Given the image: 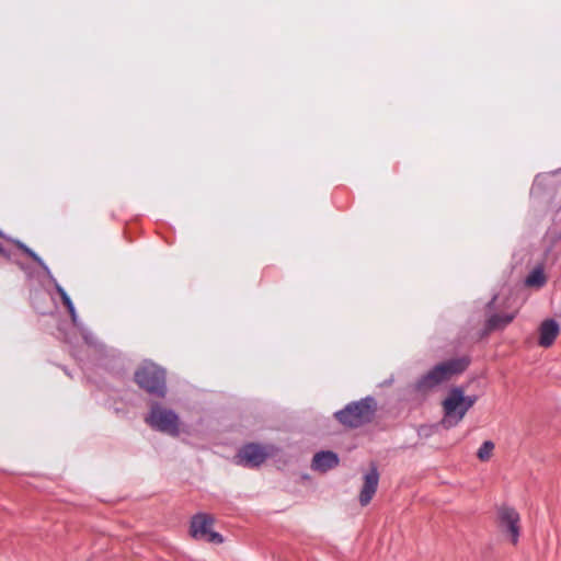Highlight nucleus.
I'll return each instance as SVG.
<instances>
[{
    "instance_id": "nucleus-1",
    "label": "nucleus",
    "mask_w": 561,
    "mask_h": 561,
    "mask_svg": "<svg viewBox=\"0 0 561 561\" xmlns=\"http://www.w3.org/2000/svg\"><path fill=\"white\" fill-rule=\"evenodd\" d=\"M476 398L466 397L463 390L454 388L443 401L444 417L442 425L445 428L456 426L466 415L467 411L474 404Z\"/></svg>"
},
{
    "instance_id": "nucleus-2",
    "label": "nucleus",
    "mask_w": 561,
    "mask_h": 561,
    "mask_svg": "<svg viewBox=\"0 0 561 561\" xmlns=\"http://www.w3.org/2000/svg\"><path fill=\"white\" fill-rule=\"evenodd\" d=\"M468 362L465 358L451 359L440 363L431 369L417 381V389L430 391L436 386L449 380L454 375L460 374L466 369Z\"/></svg>"
},
{
    "instance_id": "nucleus-3",
    "label": "nucleus",
    "mask_w": 561,
    "mask_h": 561,
    "mask_svg": "<svg viewBox=\"0 0 561 561\" xmlns=\"http://www.w3.org/2000/svg\"><path fill=\"white\" fill-rule=\"evenodd\" d=\"M146 422L152 427L170 436L181 433L182 423L178 414L160 404H152Z\"/></svg>"
},
{
    "instance_id": "nucleus-4",
    "label": "nucleus",
    "mask_w": 561,
    "mask_h": 561,
    "mask_svg": "<svg viewBox=\"0 0 561 561\" xmlns=\"http://www.w3.org/2000/svg\"><path fill=\"white\" fill-rule=\"evenodd\" d=\"M375 408L373 400L365 399L348 404L344 410L335 413V417L345 426L358 427L370 421Z\"/></svg>"
},
{
    "instance_id": "nucleus-5",
    "label": "nucleus",
    "mask_w": 561,
    "mask_h": 561,
    "mask_svg": "<svg viewBox=\"0 0 561 561\" xmlns=\"http://www.w3.org/2000/svg\"><path fill=\"white\" fill-rule=\"evenodd\" d=\"M136 382L146 391L159 397L165 393L164 371L152 363L144 364L135 374Z\"/></svg>"
},
{
    "instance_id": "nucleus-6",
    "label": "nucleus",
    "mask_w": 561,
    "mask_h": 561,
    "mask_svg": "<svg viewBox=\"0 0 561 561\" xmlns=\"http://www.w3.org/2000/svg\"><path fill=\"white\" fill-rule=\"evenodd\" d=\"M278 454V448L273 444H256L251 443L244 445L238 453V463L245 467H259L266 459L275 457Z\"/></svg>"
},
{
    "instance_id": "nucleus-7",
    "label": "nucleus",
    "mask_w": 561,
    "mask_h": 561,
    "mask_svg": "<svg viewBox=\"0 0 561 561\" xmlns=\"http://www.w3.org/2000/svg\"><path fill=\"white\" fill-rule=\"evenodd\" d=\"M497 524L508 537L512 545L516 546L520 536V514L516 508L502 504L496 508Z\"/></svg>"
},
{
    "instance_id": "nucleus-8",
    "label": "nucleus",
    "mask_w": 561,
    "mask_h": 561,
    "mask_svg": "<svg viewBox=\"0 0 561 561\" xmlns=\"http://www.w3.org/2000/svg\"><path fill=\"white\" fill-rule=\"evenodd\" d=\"M215 519L213 516L198 513L192 517L190 535L196 540H204L210 543H222L221 535L213 530Z\"/></svg>"
},
{
    "instance_id": "nucleus-9",
    "label": "nucleus",
    "mask_w": 561,
    "mask_h": 561,
    "mask_svg": "<svg viewBox=\"0 0 561 561\" xmlns=\"http://www.w3.org/2000/svg\"><path fill=\"white\" fill-rule=\"evenodd\" d=\"M379 484V472L375 465H371L369 470L363 477V485L359 492V503L366 506L373 500Z\"/></svg>"
},
{
    "instance_id": "nucleus-10",
    "label": "nucleus",
    "mask_w": 561,
    "mask_h": 561,
    "mask_svg": "<svg viewBox=\"0 0 561 561\" xmlns=\"http://www.w3.org/2000/svg\"><path fill=\"white\" fill-rule=\"evenodd\" d=\"M340 463L339 456L330 450L314 454L311 461V469L319 473H325L336 468Z\"/></svg>"
},
{
    "instance_id": "nucleus-11",
    "label": "nucleus",
    "mask_w": 561,
    "mask_h": 561,
    "mask_svg": "<svg viewBox=\"0 0 561 561\" xmlns=\"http://www.w3.org/2000/svg\"><path fill=\"white\" fill-rule=\"evenodd\" d=\"M559 324L554 320H545L539 328V345L550 347L559 335Z\"/></svg>"
},
{
    "instance_id": "nucleus-12",
    "label": "nucleus",
    "mask_w": 561,
    "mask_h": 561,
    "mask_svg": "<svg viewBox=\"0 0 561 561\" xmlns=\"http://www.w3.org/2000/svg\"><path fill=\"white\" fill-rule=\"evenodd\" d=\"M514 319V314L492 316L486 323L488 330H499L506 327Z\"/></svg>"
},
{
    "instance_id": "nucleus-13",
    "label": "nucleus",
    "mask_w": 561,
    "mask_h": 561,
    "mask_svg": "<svg viewBox=\"0 0 561 561\" xmlns=\"http://www.w3.org/2000/svg\"><path fill=\"white\" fill-rule=\"evenodd\" d=\"M547 278L542 268L538 267L534 270L526 278V284L529 287H541L546 283Z\"/></svg>"
},
{
    "instance_id": "nucleus-14",
    "label": "nucleus",
    "mask_w": 561,
    "mask_h": 561,
    "mask_svg": "<svg viewBox=\"0 0 561 561\" xmlns=\"http://www.w3.org/2000/svg\"><path fill=\"white\" fill-rule=\"evenodd\" d=\"M494 447L495 446L493 442L485 440L477 453V457L479 458V460L489 461L493 456Z\"/></svg>"
},
{
    "instance_id": "nucleus-15",
    "label": "nucleus",
    "mask_w": 561,
    "mask_h": 561,
    "mask_svg": "<svg viewBox=\"0 0 561 561\" xmlns=\"http://www.w3.org/2000/svg\"><path fill=\"white\" fill-rule=\"evenodd\" d=\"M58 290L62 297L64 304L68 307L69 312L71 313L72 320L76 321V312H75V308L72 306L70 298L66 295V293L61 288H59Z\"/></svg>"
},
{
    "instance_id": "nucleus-16",
    "label": "nucleus",
    "mask_w": 561,
    "mask_h": 561,
    "mask_svg": "<svg viewBox=\"0 0 561 561\" xmlns=\"http://www.w3.org/2000/svg\"><path fill=\"white\" fill-rule=\"evenodd\" d=\"M25 251L32 256L34 257L35 260H37V256L32 252L30 251L28 249H25Z\"/></svg>"
}]
</instances>
